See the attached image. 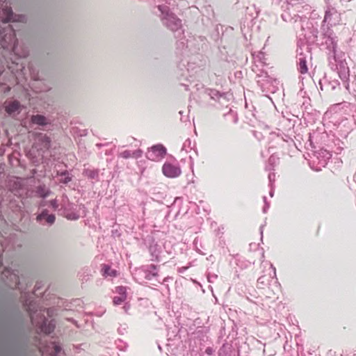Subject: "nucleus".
I'll return each mask as SVG.
<instances>
[{"label": "nucleus", "instance_id": "nucleus-12", "mask_svg": "<svg viewBox=\"0 0 356 356\" xmlns=\"http://www.w3.org/2000/svg\"><path fill=\"white\" fill-rule=\"evenodd\" d=\"M318 85L321 90H325L326 92H332L337 89H340L339 80L326 74L323 79H319Z\"/></svg>", "mask_w": 356, "mask_h": 356}, {"label": "nucleus", "instance_id": "nucleus-27", "mask_svg": "<svg viewBox=\"0 0 356 356\" xmlns=\"http://www.w3.org/2000/svg\"><path fill=\"white\" fill-rule=\"evenodd\" d=\"M102 274L104 276L115 277L117 275V271L111 269V266L107 264H104L102 268Z\"/></svg>", "mask_w": 356, "mask_h": 356}, {"label": "nucleus", "instance_id": "nucleus-56", "mask_svg": "<svg viewBox=\"0 0 356 356\" xmlns=\"http://www.w3.org/2000/svg\"><path fill=\"white\" fill-rule=\"evenodd\" d=\"M237 121H238V118H237V117H235V118H234V123H236Z\"/></svg>", "mask_w": 356, "mask_h": 356}, {"label": "nucleus", "instance_id": "nucleus-14", "mask_svg": "<svg viewBox=\"0 0 356 356\" xmlns=\"http://www.w3.org/2000/svg\"><path fill=\"white\" fill-rule=\"evenodd\" d=\"M162 172L168 178H177L181 174V170L179 164H172L165 162L162 167Z\"/></svg>", "mask_w": 356, "mask_h": 356}, {"label": "nucleus", "instance_id": "nucleus-31", "mask_svg": "<svg viewBox=\"0 0 356 356\" xmlns=\"http://www.w3.org/2000/svg\"><path fill=\"white\" fill-rule=\"evenodd\" d=\"M52 348L54 356H60L62 353H64V352H63V348L61 346L56 342L52 343Z\"/></svg>", "mask_w": 356, "mask_h": 356}, {"label": "nucleus", "instance_id": "nucleus-40", "mask_svg": "<svg viewBox=\"0 0 356 356\" xmlns=\"http://www.w3.org/2000/svg\"><path fill=\"white\" fill-rule=\"evenodd\" d=\"M339 76L343 80L344 82L346 81L348 79V74L344 71V72H339Z\"/></svg>", "mask_w": 356, "mask_h": 356}, {"label": "nucleus", "instance_id": "nucleus-51", "mask_svg": "<svg viewBox=\"0 0 356 356\" xmlns=\"http://www.w3.org/2000/svg\"><path fill=\"white\" fill-rule=\"evenodd\" d=\"M124 309L125 312H127V310L129 309V305L128 306L127 305H124Z\"/></svg>", "mask_w": 356, "mask_h": 356}, {"label": "nucleus", "instance_id": "nucleus-34", "mask_svg": "<svg viewBox=\"0 0 356 356\" xmlns=\"http://www.w3.org/2000/svg\"><path fill=\"white\" fill-rule=\"evenodd\" d=\"M115 292L120 296L127 297V288L123 286H117L115 288Z\"/></svg>", "mask_w": 356, "mask_h": 356}, {"label": "nucleus", "instance_id": "nucleus-9", "mask_svg": "<svg viewBox=\"0 0 356 356\" xmlns=\"http://www.w3.org/2000/svg\"><path fill=\"white\" fill-rule=\"evenodd\" d=\"M1 280L5 284L10 288H19V278L17 273L9 268H6L1 273Z\"/></svg>", "mask_w": 356, "mask_h": 356}, {"label": "nucleus", "instance_id": "nucleus-59", "mask_svg": "<svg viewBox=\"0 0 356 356\" xmlns=\"http://www.w3.org/2000/svg\"><path fill=\"white\" fill-rule=\"evenodd\" d=\"M0 356H8V355H0Z\"/></svg>", "mask_w": 356, "mask_h": 356}, {"label": "nucleus", "instance_id": "nucleus-36", "mask_svg": "<svg viewBox=\"0 0 356 356\" xmlns=\"http://www.w3.org/2000/svg\"><path fill=\"white\" fill-rule=\"evenodd\" d=\"M143 152L140 149H138L131 152L132 157L135 159H139L143 156Z\"/></svg>", "mask_w": 356, "mask_h": 356}, {"label": "nucleus", "instance_id": "nucleus-43", "mask_svg": "<svg viewBox=\"0 0 356 356\" xmlns=\"http://www.w3.org/2000/svg\"><path fill=\"white\" fill-rule=\"evenodd\" d=\"M205 353L208 355H212L214 353V350L212 347H207Z\"/></svg>", "mask_w": 356, "mask_h": 356}, {"label": "nucleus", "instance_id": "nucleus-32", "mask_svg": "<svg viewBox=\"0 0 356 356\" xmlns=\"http://www.w3.org/2000/svg\"><path fill=\"white\" fill-rule=\"evenodd\" d=\"M42 145L44 148L49 149L51 145V139L47 136H42L41 137Z\"/></svg>", "mask_w": 356, "mask_h": 356}, {"label": "nucleus", "instance_id": "nucleus-18", "mask_svg": "<svg viewBox=\"0 0 356 356\" xmlns=\"http://www.w3.org/2000/svg\"><path fill=\"white\" fill-rule=\"evenodd\" d=\"M218 356H240L239 350L231 343H225L218 350Z\"/></svg>", "mask_w": 356, "mask_h": 356}, {"label": "nucleus", "instance_id": "nucleus-39", "mask_svg": "<svg viewBox=\"0 0 356 356\" xmlns=\"http://www.w3.org/2000/svg\"><path fill=\"white\" fill-rule=\"evenodd\" d=\"M331 15H332V13H331L330 10H326L325 11L324 19L323 20V24L325 25V24L327 21H330Z\"/></svg>", "mask_w": 356, "mask_h": 356}, {"label": "nucleus", "instance_id": "nucleus-29", "mask_svg": "<svg viewBox=\"0 0 356 356\" xmlns=\"http://www.w3.org/2000/svg\"><path fill=\"white\" fill-rule=\"evenodd\" d=\"M279 158L275 155H271L268 161V165L266 167V170H273L274 166L278 163Z\"/></svg>", "mask_w": 356, "mask_h": 356}, {"label": "nucleus", "instance_id": "nucleus-46", "mask_svg": "<svg viewBox=\"0 0 356 356\" xmlns=\"http://www.w3.org/2000/svg\"><path fill=\"white\" fill-rule=\"evenodd\" d=\"M44 311L47 312L49 316H51L53 315V310L51 308L44 309Z\"/></svg>", "mask_w": 356, "mask_h": 356}, {"label": "nucleus", "instance_id": "nucleus-41", "mask_svg": "<svg viewBox=\"0 0 356 356\" xmlns=\"http://www.w3.org/2000/svg\"><path fill=\"white\" fill-rule=\"evenodd\" d=\"M50 207L53 208L54 210L57 209L58 207V204L56 200H51L49 202Z\"/></svg>", "mask_w": 356, "mask_h": 356}, {"label": "nucleus", "instance_id": "nucleus-13", "mask_svg": "<svg viewBox=\"0 0 356 356\" xmlns=\"http://www.w3.org/2000/svg\"><path fill=\"white\" fill-rule=\"evenodd\" d=\"M22 305L24 308L29 313L30 318L33 323L35 321V315L37 314L39 308L38 302L31 299L29 295H26L24 297Z\"/></svg>", "mask_w": 356, "mask_h": 356}, {"label": "nucleus", "instance_id": "nucleus-45", "mask_svg": "<svg viewBox=\"0 0 356 356\" xmlns=\"http://www.w3.org/2000/svg\"><path fill=\"white\" fill-rule=\"evenodd\" d=\"M270 186L269 195L272 197L274 195L275 186Z\"/></svg>", "mask_w": 356, "mask_h": 356}, {"label": "nucleus", "instance_id": "nucleus-42", "mask_svg": "<svg viewBox=\"0 0 356 356\" xmlns=\"http://www.w3.org/2000/svg\"><path fill=\"white\" fill-rule=\"evenodd\" d=\"M79 218V216L76 213H71L67 216V219L69 220H78Z\"/></svg>", "mask_w": 356, "mask_h": 356}, {"label": "nucleus", "instance_id": "nucleus-4", "mask_svg": "<svg viewBox=\"0 0 356 356\" xmlns=\"http://www.w3.org/2000/svg\"><path fill=\"white\" fill-rule=\"evenodd\" d=\"M158 9L161 13V20L163 24L169 30L175 33V38L180 37L184 34L181 20L173 13L170 11L168 6L159 5Z\"/></svg>", "mask_w": 356, "mask_h": 356}, {"label": "nucleus", "instance_id": "nucleus-44", "mask_svg": "<svg viewBox=\"0 0 356 356\" xmlns=\"http://www.w3.org/2000/svg\"><path fill=\"white\" fill-rule=\"evenodd\" d=\"M269 207H270V203L268 202H266V203H264V206L262 209L263 212L264 213H266L268 209H269Z\"/></svg>", "mask_w": 356, "mask_h": 356}, {"label": "nucleus", "instance_id": "nucleus-25", "mask_svg": "<svg viewBox=\"0 0 356 356\" xmlns=\"http://www.w3.org/2000/svg\"><path fill=\"white\" fill-rule=\"evenodd\" d=\"M271 135V140H274L277 144H282L283 143H293V139L288 135L284 134H275V133H273Z\"/></svg>", "mask_w": 356, "mask_h": 356}, {"label": "nucleus", "instance_id": "nucleus-52", "mask_svg": "<svg viewBox=\"0 0 356 356\" xmlns=\"http://www.w3.org/2000/svg\"><path fill=\"white\" fill-rule=\"evenodd\" d=\"M263 200H264V203H266V202H268V201H267V198H266V196H264V197H263Z\"/></svg>", "mask_w": 356, "mask_h": 356}, {"label": "nucleus", "instance_id": "nucleus-16", "mask_svg": "<svg viewBox=\"0 0 356 356\" xmlns=\"http://www.w3.org/2000/svg\"><path fill=\"white\" fill-rule=\"evenodd\" d=\"M36 221L42 225L51 226L56 221V216L53 213H49L47 209H44L36 216Z\"/></svg>", "mask_w": 356, "mask_h": 356}, {"label": "nucleus", "instance_id": "nucleus-58", "mask_svg": "<svg viewBox=\"0 0 356 356\" xmlns=\"http://www.w3.org/2000/svg\"><path fill=\"white\" fill-rule=\"evenodd\" d=\"M158 348H159V349L160 350H161V346H160V345H159V346H158Z\"/></svg>", "mask_w": 356, "mask_h": 356}, {"label": "nucleus", "instance_id": "nucleus-3", "mask_svg": "<svg viewBox=\"0 0 356 356\" xmlns=\"http://www.w3.org/2000/svg\"><path fill=\"white\" fill-rule=\"evenodd\" d=\"M199 50L200 47H195L191 55L181 58L179 63V68L181 70L186 69L190 77L201 72L206 65L207 60L203 55L197 53Z\"/></svg>", "mask_w": 356, "mask_h": 356}, {"label": "nucleus", "instance_id": "nucleus-11", "mask_svg": "<svg viewBox=\"0 0 356 356\" xmlns=\"http://www.w3.org/2000/svg\"><path fill=\"white\" fill-rule=\"evenodd\" d=\"M304 49L307 51V54H310L309 51V47L308 45H303L301 47L299 44V42H298V49H297V65H298V70L301 74H305L307 72V55L304 53L303 50Z\"/></svg>", "mask_w": 356, "mask_h": 356}, {"label": "nucleus", "instance_id": "nucleus-55", "mask_svg": "<svg viewBox=\"0 0 356 356\" xmlns=\"http://www.w3.org/2000/svg\"><path fill=\"white\" fill-rule=\"evenodd\" d=\"M96 145L99 147H101L102 146H103V145L102 143H97Z\"/></svg>", "mask_w": 356, "mask_h": 356}, {"label": "nucleus", "instance_id": "nucleus-7", "mask_svg": "<svg viewBox=\"0 0 356 356\" xmlns=\"http://www.w3.org/2000/svg\"><path fill=\"white\" fill-rule=\"evenodd\" d=\"M6 0H0V23L6 24L10 22H24L26 17L23 15H15L10 7H2Z\"/></svg>", "mask_w": 356, "mask_h": 356}, {"label": "nucleus", "instance_id": "nucleus-49", "mask_svg": "<svg viewBox=\"0 0 356 356\" xmlns=\"http://www.w3.org/2000/svg\"><path fill=\"white\" fill-rule=\"evenodd\" d=\"M186 269H187L186 267H182V268H179L178 271L179 273H184Z\"/></svg>", "mask_w": 356, "mask_h": 356}, {"label": "nucleus", "instance_id": "nucleus-15", "mask_svg": "<svg viewBox=\"0 0 356 356\" xmlns=\"http://www.w3.org/2000/svg\"><path fill=\"white\" fill-rule=\"evenodd\" d=\"M41 322H35L41 332L46 334L52 333L56 327V323L54 319L49 321L42 314L40 316Z\"/></svg>", "mask_w": 356, "mask_h": 356}, {"label": "nucleus", "instance_id": "nucleus-19", "mask_svg": "<svg viewBox=\"0 0 356 356\" xmlns=\"http://www.w3.org/2000/svg\"><path fill=\"white\" fill-rule=\"evenodd\" d=\"M149 252L151 255V261L160 262L161 261L160 254L161 252V247L152 241V244L149 246Z\"/></svg>", "mask_w": 356, "mask_h": 356}, {"label": "nucleus", "instance_id": "nucleus-38", "mask_svg": "<svg viewBox=\"0 0 356 356\" xmlns=\"http://www.w3.org/2000/svg\"><path fill=\"white\" fill-rule=\"evenodd\" d=\"M275 180V174L274 172H270L268 174L269 186H274Z\"/></svg>", "mask_w": 356, "mask_h": 356}, {"label": "nucleus", "instance_id": "nucleus-5", "mask_svg": "<svg viewBox=\"0 0 356 356\" xmlns=\"http://www.w3.org/2000/svg\"><path fill=\"white\" fill-rule=\"evenodd\" d=\"M0 27V47L4 49L15 51L18 41L14 29L10 24H1Z\"/></svg>", "mask_w": 356, "mask_h": 356}, {"label": "nucleus", "instance_id": "nucleus-26", "mask_svg": "<svg viewBox=\"0 0 356 356\" xmlns=\"http://www.w3.org/2000/svg\"><path fill=\"white\" fill-rule=\"evenodd\" d=\"M284 3L286 4V8L290 10L291 8L293 9L296 12H300V8H303L305 3L304 0H286Z\"/></svg>", "mask_w": 356, "mask_h": 356}, {"label": "nucleus", "instance_id": "nucleus-24", "mask_svg": "<svg viewBox=\"0 0 356 356\" xmlns=\"http://www.w3.org/2000/svg\"><path fill=\"white\" fill-rule=\"evenodd\" d=\"M31 122L33 124L42 127L51 124L50 120H49L44 115L40 114L33 115L31 117Z\"/></svg>", "mask_w": 356, "mask_h": 356}, {"label": "nucleus", "instance_id": "nucleus-53", "mask_svg": "<svg viewBox=\"0 0 356 356\" xmlns=\"http://www.w3.org/2000/svg\"><path fill=\"white\" fill-rule=\"evenodd\" d=\"M183 86H185V89H186V90H189V89H188V85L183 84Z\"/></svg>", "mask_w": 356, "mask_h": 356}, {"label": "nucleus", "instance_id": "nucleus-2", "mask_svg": "<svg viewBox=\"0 0 356 356\" xmlns=\"http://www.w3.org/2000/svg\"><path fill=\"white\" fill-rule=\"evenodd\" d=\"M265 62L259 57V60L255 62L252 67V71L256 74V81L261 92L266 97L268 93L274 94L279 89V81L268 74L264 69Z\"/></svg>", "mask_w": 356, "mask_h": 356}, {"label": "nucleus", "instance_id": "nucleus-20", "mask_svg": "<svg viewBox=\"0 0 356 356\" xmlns=\"http://www.w3.org/2000/svg\"><path fill=\"white\" fill-rule=\"evenodd\" d=\"M145 278L147 280H151L154 277H158V266L155 264H149L143 266Z\"/></svg>", "mask_w": 356, "mask_h": 356}, {"label": "nucleus", "instance_id": "nucleus-17", "mask_svg": "<svg viewBox=\"0 0 356 356\" xmlns=\"http://www.w3.org/2000/svg\"><path fill=\"white\" fill-rule=\"evenodd\" d=\"M270 268L272 269L273 276H271L270 275L260 276L257 280V288L264 289L270 285V282H274L275 284L277 283L275 268L270 264Z\"/></svg>", "mask_w": 356, "mask_h": 356}, {"label": "nucleus", "instance_id": "nucleus-28", "mask_svg": "<svg viewBox=\"0 0 356 356\" xmlns=\"http://www.w3.org/2000/svg\"><path fill=\"white\" fill-rule=\"evenodd\" d=\"M59 176L60 177L59 181L62 184H67L72 181V175H70L67 170L62 171Z\"/></svg>", "mask_w": 356, "mask_h": 356}, {"label": "nucleus", "instance_id": "nucleus-50", "mask_svg": "<svg viewBox=\"0 0 356 356\" xmlns=\"http://www.w3.org/2000/svg\"><path fill=\"white\" fill-rule=\"evenodd\" d=\"M2 246L0 245V264H1V261H2V258H1V256H2Z\"/></svg>", "mask_w": 356, "mask_h": 356}, {"label": "nucleus", "instance_id": "nucleus-35", "mask_svg": "<svg viewBox=\"0 0 356 356\" xmlns=\"http://www.w3.org/2000/svg\"><path fill=\"white\" fill-rule=\"evenodd\" d=\"M119 157L123 158L124 159H129L132 157L131 152L130 150H124L120 152L118 155Z\"/></svg>", "mask_w": 356, "mask_h": 356}, {"label": "nucleus", "instance_id": "nucleus-8", "mask_svg": "<svg viewBox=\"0 0 356 356\" xmlns=\"http://www.w3.org/2000/svg\"><path fill=\"white\" fill-rule=\"evenodd\" d=\"M176 43V49L177 50V54H179L183 58H186L188 56L189 53L191 54L194 51L193 46L195 45V40H186L184 36V34L181 35Z\"/></svg>", "mask_w": 356, "mask_h": 356}, {"label": "nucleus", "instance_id": "nucleus-22", "mask_svg": "<svg viewBox=\"0 0 356 356\" xmlns=\"http://www.w3.org/2000/svg\"><path fill=\"white\" fill-rule=\"evenodd\" d=\"M82 174L88 179L95 180V181H99V169L84 168Z\"/></svg>", "mask_w": 356, "mask_h": 356}, {"label": "nucleus", "instance_id": "nucleus-6", "mask_svg": "<svg viewBox=\"0 0 356 356\" xmlns=\"http://www.w3.org/2000/svg\"><path fill=\"white\" fill-rule=\"evenodd\" d=\"M204 95L209 97L211 100L218 102L221 106L227 107L229 103L233 98L232 93L229 92H220L213 88H204Z\"/></svg>", "mask_w": 356, "mask_h": 356}, {"label": "nucleus", "instance_id": "nucleus-33", "mask_svg": "<svg viewBox=\"0 0 356 356\" xmlns=\"http://www.w3.org/2000/svg\"><path fill=\"white\" fill-rule=\"evenodd\" d=\"M127 299V297L119 296H115L113 299V304L115 305H121L125 300Z\"/></svg>", "mask_w": 356, "mask_h": 356}, {"label": "nucleus", "instance_id": "nucleus-37", "mask_svg": "<svg viewBox=\"0 0 356 356\" xmlns=\"http://www.w3.org/2000/svg\"><path fill=\"white\" fill-rule=\"evenodd\" d=\"M218 277V275L215 273H209L207 275L208 282L210 283H213Z\"/></svg>", "mask_w": 356, "mask_h": 356}, {"label": "nucleus", "instance_id": "nucleus-48", "mask_svg": "<svg viewBox=\"0 0 356 356\" xmlns=\"http://www.w3.org/2000/svg\"><path fill=\"white\" fill-rule=\"evenodd\" d=\"M188 143L190 144L191 143V140L190 139H187L184 143V145H183V148H184L186 145H188Z\"/></svg>", "mask_w": 356, "mask_h": 356}, {"label": "nucleus", "instance_id": "nucleus-30", "mask_svg": "<svg viewBox=\"0 0 356 356\" xmlns=\"http://www.w3.org/2000/svg\"><path fill=\"white\" fill-rule=\"evenodd\" d=\"M37 194L39 197L45 198L47 197L50 191L45 188L44 186H39L37 188Z\"/></svg>", "mask_w": 356, "mask_h": 356}, {"label": "nucleus", "instance_id": "nucleus-57", "mask_svg": "<svg viewBox=\"0 0 356 356\" xmlns=\"http://www.w3.org/2000/svg\"><path fill=\"white\" fill-rule=\"evenodd\" d=\"M179 113L181 115H183V111H179Z\"/></svg>", "mask_w": 356, "mask_h": 356}, {"label": "nucleus", "instance_id": "nucleus-10", "mask_svg": "<svg viewBox=\"0 0 356 356\" xmlns=\"http://www.w3.org/2000/svg\"><path fill=\"white\" fill-rule=\"evenodd\" d=\"M167 154V149L162 144H156L148 148L146 158L152 161H159Z\"/></svg>", "mask_w": 356, "mask_h": 356}, {"label": "nucleus", "instance_id": "nucleus-21", "mask_svg": "<svg viewBox=\"0 0 356 356\" xmlns=\"http://www.w3.org/2000/svg\"><path fill=\"white\" fill-rule=\"evenodd\" d=\"M21 104L18 101H13L6 106V111L8 115L15 117L21 112Z\"/></svg>", "mask_w": 356, "mask_h": 356}, {"label": "nucleus", "instance_id": "nucleus-47", "mask_svg": "<svg viewBox=\"0 0 356 356\" xmlns=\"http://www.w3.org/2000/svg\"><path fill=\"white\" fill-rule=\"evenodd\" d=\"M264 226H265V225H261L259 228L260 234H261V240H262V238H263V232H264Z\"/></svg>", "mask_w": 356, "mask_h": 356}, {"label": "nucleus", "instance_id": "nucleus-1", "mask_svg": "<svg viewBox=\"0 0 356 356\" xmlns=\"http://www.w3.org/2000/svg\"><path fill=\"white\" fill-rule=\"evenodd\" d=\"M321 33L318 40V29H312L310 33L312 35V42L319 41V44L323 48L328 51L330 57H332L336 61L339 58L341 52L338 50V38L335 33L329 26L322 24Z\"/></svg>", "mask_w": 356, "mask_h": 356}, {"label": "nucleus", "instance_id": "nucleus-54", "mask_svg": "<svg viewBox=\"0 0 356 356\" xmlns=\"http://www.w3.org/2000/svg\"><path fill=\"white\" fill-rule=\"evenodd\" d=\"M118 332L120 334H123V332H122V330H121L120 328L118 329Z\"/></svg>", "mask_w": 356, "mask_h": 356}, {"label": "nucleus", "instance_id": "nucleus-23", "mask_svg": "<svg viewBox=\"0 0 356 356\" xmlns=\"http://www.w3.org/2000/svg\"><path fill=\"white\" fill-rule=\"evenodd\" d=\"M316 158L319 160L318 164L324 167L327 163V161L331 158L332 154L326 149H321L316 155Z\"/></svg>", "mask_w": 356, "mask_h": 356}]
</instances>
